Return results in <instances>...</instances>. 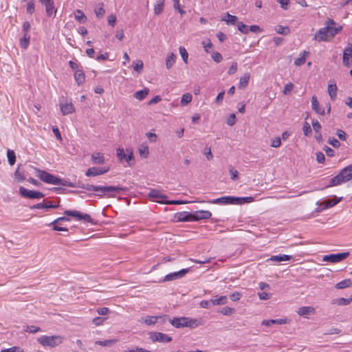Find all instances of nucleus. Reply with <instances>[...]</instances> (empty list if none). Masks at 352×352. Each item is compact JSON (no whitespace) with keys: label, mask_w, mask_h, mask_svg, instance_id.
<instances>
[{"label":"nucleus","mask_w":352,"mask_h":352,"mask_svg":"<svg viewBox=\"0 0 352 352\" xmlns=\"http://www.w3.org/2000/svg\"><path fill=\"white\" fill-rule=\"evenodd\" d=\"M84 188L88 191H94L98 192V196L102 197V195H107L109 197H114L115 193H118L121 191L126 190L125 188L120 186H99L91 184H87L86 186L84 187Z\"/></svg>","instance_id":"f257e3e1"},{"label":"nucleus","mask_w":352,"mask_h":352,"mask_svg":"<svg viewBox=\"0 0 352 352\" xmlns=\"http://www.w3.org/2000/svg\"><path fill=\"white\" fill-rule=\"evenodd\" d=\"M148 197L153 201H155L160 204H168V205H180V204H186L189 203L187 201L182 200H167V195L163 194L161 190L158 189H151L148 194Z\"/></svg>","instance_id":"f03ea898"},{"label":"nucleus","mask_w":352,"mask_h":352,"mask_svg":"<svg viewBox=\"0 0 352 352\" xmlns=\"http://www.w3.org/2000/svg\"><path fill=\"white\" fill-rule=\"evenodd\" d=\"M170 322L175 328L189 327L194 329L202 324L201 320L189 317L173 318L170 320Z\"/></svg>","instance_id":"7ed1b4c3"},{"label":"nucleus","mask_w":352,"mask_h":352,"mask_svg":"<svg viewBox=\"0 0 352 352\" xmlns=\"http://www.w3.org/2000/svg\"><path fill=\"white\" fill-rule=\"evenodd\" d=\"M35 171L36 172V176L43 182L49 184H53V185H63V186H67L69 187H74V186L69 183L66 184L65 182H63L62 179L45 171L40 170L37 168H35Z\"/></svg>","instance_id":"20e7f679"},{"label":"nucleus","mask_w":352,"mask_h":352,"mask_svg":"<svg viewBox=\"0 0 352 352\" xmlns=\"http://www.w3.org/2000/svg\"><path fill=\"white\" fill-rule=\"evenodd\" d=\"M352 179V164L341 170V171L331 179L329 186H335L349 182Z\"/></svg>","instance_id":"39448f33"},{"label":"nucleus","mask_w":352,"mask_h":352,"mask_svg":"<svg viewBox=\"0 0 352 352\" xmlns=\"http://www.w3.org/2000/svg\"><path fill=\"white\" fill-rule=\"evenodd\" d=\"M65 338L60 335L41 336L37 338V342L43 346L54 348L61 344Z\"/></svg>","instance_id":"423d86ee"},{"label":"nucleus","mask_w":352,"mask_h":352,"mask_svg":"<svg viewBox=\"0 0 352 352\" xmlns=\"http://www.w3.org/2000/svg\"><path fill=\"white\" fill-rule=\"evenodd\" d=\"M116 154L119 160L121 162L125 161L128 166H133L135 164L133 153L131 149H126L125 153L123 148H118L116 150Z\"/></svg>","instance_id":"0eeeda50"},{"label":"nucleus","mask_w":352,"mask_h":352,"mask_svg":"<svg viewBox=\"0 0 352 352\" xmlns=\"http://www.w3.org/2000/svg\"><path fill=\"white\" fill-rule=\"evenodd\" d=\"M324 27L328 28L327 30L328 31V34L332 39L335 37L336 34L340 33L342 30V26L339 23H337L332 19H327L324 22Z\"/></svg>","instance_id":"6e6552de"},{"label":"nucleus","mask_w":352,"mask_h":352,"mask_svg":"<svg viewBox=\"0 0 352 352\" xmlns=\"http://www.w3.org/2000/svg\"><path fill=\"white\" fill-rule=\"evenodd\" d=\"M60 111L63 116H67L75 112V107L72 100H68L66 98L62 97L59 101Z\"/></svg>","instance_id":"1a4fd4ad"},{"label":"nucleus","mask_w":352,"mask_h":352,"mask_svg":"<svg viewBox=\"0 0 352 352\" xmlns=\"http://www.w3.org/2000/svg\"><path fill=\"white\" fill-rule=\"evenodd\" d=\"M350 254L349 252H341L338 254H331L324 255L322 257V261H327L332 263H339L346 258Z\"/></svg>","instance_id":"9d476101"},{"label":"nucleus","mask_w":352,"mask_h":352,"mask_svg":"<svg viewBox=\"0 0 352 352\" xmlns=\"http://www.w3.org/2000/svg\"><path fill=\"white\" fill-rule=\"evenodd\" d=\"M20 195L26 198L29 199H41L44 197L45 195L39 191H35L32 190L26 189L25 188L21 186L19 188Z\"/></svg>","instance_id":"9b49d317"},{"label":"nucleus","mask_w":352,"mask_h":352,"mask_svg":"<svg viewBox=\"0 0 352 352\" xmlns=\"http://www.w3.org/2000/svg\"><path fill=\"white\" fill-rule=\"evenodd\" d=\"M65 214L75 217L78 220H83L86 222H91L92 219L88 214H83L78 210H65Z\"/></svg>","instance_id":"f8f14e48"},{"label":"nucleus","mask_w":352,"mask_h":352,"mask_svg":"<svg viewBox=\"0 0 352 352\" xmlns=\"http://www.w3.org/2000/svg\"><path fill=\"white\" fill-rule=\"evenodd\" d=\"M166 317V316H146L145 317H142L141 318L139 319L138 321L140 323H144L148 326H151L155 324L159 319L162 320V321L164 322L165 320Z\"/></svg>","instance_id":"ddd939ff"},{"label":"nucleus","mask_w":352,"mask_h":352,"mask_svg":"<svg viewBox=\"0 0 352 352\" xmlns=\"http://www.w3.org/2000/svg\"><path fill=\"white\" fill-rule=\"evenodd\" d=\"M328 28H325L324 26L320 29H319L314 35V39L318 41H330L332 38L329 35L328 31L327 30Z\"/></svg>","instance_id":"4468645a"},{"label":"nucleus","mask_w":352,"mask_h":352,"mask_svg":"<svg viewBox=\"0 0 352 352\" xmlns=\"http://www.w3.org/2000/svg\"><path fill=\"white\" fill-rule=\"evenodd\" d=\"M191 214L192 221H198L203 219H208L212 216V213L208 210H198Z\"/></svg>","instance_id":"2eb2a0df"},{"label":"nucleus","mask_w":352,"mask_h":352,"mask_svg":"<svg viewBox=\"0 0 352 352\" xmlns=\"http://www.w3.org/2000/svg\"><path fill=\"white\" fill-rule=\"evenodd\" d=\"M342 61L344 65L349 67L352 62V44L349 43L343 53Z\"/></svg>","instance_id":"dca6fc26"},{"label":"nucleus","mask_w":352,"mask_h":352,"mask_svg":"<svg viewBox=\"0 0 352 352\" xmlns=\"http://www.w3.org/2000/svg\"><path fill=\"white\" fill-rule=\"evenodd\" d=\"M212 204H234L236 205V197L232 196H224L215 199H213L211 201H209Z\"/></svg>","instance_id":"f3484780"},{"label":"nucleus","mask_w":352,"mask_h":352,"mask_svg":"<svg viewBox=\"0 0 352 352\" xmlns=\"http://www.w3.org/2000/svg\"><path fill=\"white\" fill-rule=\"evenodd\" d=\"M189 268L186 269H182L178 272H173L170 274H167L165 277L164 280V281H170L173 280H175L179 278L183 277L187 272H189Z\"/></svg>","instance_id":"a211bd4d"},{"label":"nucleus","mask_w":352,"mask_h":352,"mask_svg":"<svg viewBox=\"0 0 352 352\" xmlns=\"http://www.w3.org/2000/svg\"><path fill=\"white\" fill-rule=\"evenodd\" d=\"M151 338L154 342H169L172 340V338L168 336L167 334L161 333V332H155L151 336Z\"/></svg>","instance_id":"6ab92c4d"},{"label":"nucleus","mask_w":352,"mask_h":352,"mask_svg":"<svg viewBox=\"0 0 352 352\" xmlns=\"http://www.w3.org/2000/svg\"><path fill=\"white\" fill-rule=\"evenodd\" d=\"M311 107L317 114L324 115V109L320 107L319 102L316 96H313L311 98Z\"/></svg>","instance_id":"aec40b11"},{"label":"nucleus","mask_w":352,"mask_h":352,"mask_svg":"<svg viewBox=\"0 0 352 352\" xmlns=\"http://www.w3.org/2000/svg\"><path fill=\"white\" fill-rule=\"evenodd\" d=\"M342 199V197H334L332 199L325 200L321 203V206L323 209L331 208L338 204Z\"/></svg>","instance_id":"412c9836"},{"label":"nucleus","mask_w":352,"mask_h":352,"mask_svg":"<svg viewBox=\"0 0 352 352\" xmlns=\"http://www.w3.org/2000/svg\"><path fill=\"white\" fill-rule=\"evenodd\" d=\"M59 206L58 204H53L51 201H47L45 203H38L30 207L31 209H46L50 208H57Z\"/></svg>","instance_id":"4be33fe9"},{"label":"nucleus","mask_w":352,"mask_h":352,"mask_svg":"<svg viewBox=\"0 0 352 352\" xmlns=\"http://www.w3.org/2000/svg\"><path fill=\"white\" fill-rule=\"evenodd\" d=\"M297 314L300 316L313 314L315 313V308L311 306L300 307L296 311Z\"/></svg>","instance_id":"5701e85b"},{"label":"nucleus","mask_w":352,"mask_h":352,"mask_svg":"<svg viewBox=\"0 0 352 352\" xmlns=\"http://www.w3.org/2000/svg\"><path fill=\"white\" fill-rule=\"evenodd\" d=\"M45 7L46 14L48 16L55 17L56 10L54 8V1H48V3L43 4Z\"/></svg>","instance_id":"b1692460"},{"label":"nucleus","mask_w":352,"mask_h":352,"mask_svg":"<svg viewBox=\"0 0 352 352\" xmlns=\"http://www.w3.org/2000/svg\"><path fill=\"white\" fill-rule=\"evenodd\" d=\"M250 78V74L249 73H245L240 78L239 85H238L239 89H245L248 85Z\"/></svg>","instance_id":"393cba45"},{"label":"nucleus","mask_w":352,"mask_h":352,"mask_svg":"<svg viewBox=\"0 0 352 352\" xmlns=\"http://www.w3.org/2000/svg\"><path fill=\"white\" fill-rule=\"evenodd\" d=\"M351 302H352L351 297H350L349 298H338L333 299L332 300L331 303L333 305H338V306H344V305H349Z\"/></svg>","instance_id":"a878e982"},{"label":"nucleus","mask_w":352,"mask_h":352,"mask_svg":"<svg viewBox=\"0 0 352 352\" xmlns=\"http://www.w3.org/2000/svg\"><path fill=\"white\" fill-rule=\"evenodd\" d=\"M149 89L148 87H144L143 89L136 91L133 96L135 99L141 101L143 100L148 94Z\"/></svg>","instance_id":"bb28decb"},{"label":"nucleus","mask_w":352,"mask_h":352,"mask_svg":"<svg viewBox=\"0 0 352 352\" xmlns=\"http://www.w3.org/2000/svg\"><path fill=\"white\" fill-rule=\"evenodd\" d=\"M177 56L173 53H170L166 58V67L167 69H170L173 65L175 63Z\"/></svg>","instance_id":"cd10ccee"},{"label":"nucleus","mask_w":352,"mask_h":352,"mask_svg":"<svg viewBox=\"0 0 352 352\" xmlns=\"http://www.w3.org/2000/svg\"><path fill=\"white\" fill-rule=\"evenodd\" d=\"M92 162L95 164H102L104 162V154L101 153H94L91 155Z\"/></svg>","instance_id":"c85d7f7f"},{"label":"nucleus","mask_w":352,"mask_h":352,"mask_svg":"<svg viewBox=\"0 0 352 352\" xmlns=\"http://www.w3.org/2000/svg\"><path fill=\"white\" fill-rule=\"evenodd\" d=\"M337 86L335 82L328 85V94L332 100H335L337 97Z\"/></svg>","instance_id":"c756f323"},{"label":"nucleus","mask_w":352,"mask_h":352,"mask_svg":"<svg viewBox=\"0 0 352 352\" xmlns=\"http://www.w3.org/2000/svg\"><path fill=\"white\" fill-rule=\"evenodd\" d=\"M292 258V256L283 254V255H274L272 256L270 258L267 259V261H276V262H282L289 261Z\"/></svg>","instance_id":"7c9ffc66"},{"label":"nucleus","mask_w":352,"mask_h":352,"mask_svg":"<svg viewBox=\"0 0 352 352\" xmlns=\"http://www.w3.org/2000/svg\"><path fill=\"white\" fill-rule=\"evenodd\" d=\"M308 54H309L308 52L305 51V50L302 51L300 54V56L295 59V60H294L295 65L300 66V65H303L306 61V58H307V56H308Z\"/></svg>","instance_id":"2f4dec72"},{"label":"nucleus","mask_w":352,"mask_h":352,"mask_svg":"<svg viewBox=\"0 0 352 352\" xmlns=\"http://www.w3.org/2000/svg\"><path fill=\"white\" fill-rule=\"evenodd\" d=\"M74 78L78 85L83 84L85 81V76L82 70H76L74 74Z\"/></svg>","instance_id":"473e14b6"},{"label":"nucleus","mask_w":352,"mask_h":352,"mask_svg":"<svg viewBox=\"0 0 352 352\" xmlns=\"http://www.w3.org/2000/svg\"><path fill=\"white\" fill-rule=\"evenodd\" d=\"M138 153L142 158H147L149 155L148 146L144 144H141L138 148Z\"/></svg>","instance_id":"72a5a7b5"},{"label":"nucleus","mask_w":352,"mask_h":352,"mask_svg":"<svg viewBox=\"0 0 352 352\" xmlns=\"http://www.w3.org/2000/svg\"><path fill=\"white\" fill-rule=\"evenodd\" d=\"M30 41V36L29 34H24L23 37L19 40V44L21 48L25 50L28 47Z\"/></svg>","instance_id":"f704fd0d"},{"label":"nucleus","mask_w":352,"mask_h":352,"mask_svg":"<svg viewBox=\"0 0 352 352\" xmlns=\"http://www.w3.org/2000/svg\"><path fill=\"white\" fill-rule=\"evenodd\" d=\"M227 302L228 298L226 296H216L213 299H212V302L213 305H225L226 303H227Z\"/></svg>","instance_id":"c9c22d12"},{"label":"nucleus","mask_w":352,"mask_h":352,"mask_svg":"<svg viewBox=\"0 0 352 352\" xmlns=\"http://www.w3.org/2000/svg\"><path fill=\"white\" fill-rule=\"evenodd\" d=\"M165 0H157L154 6V12L156 15L161 14L164 10Z\"/></svg>","instance_id":"e433bc0d"},{"label":"nucleus","mask_w":352,"mask_h":352,"mask_svg":"<svg viewBox=\"0 0 352 352\" xmlns=\"http://www.w3.org/2000/svg\"><path fill=\"white\" fill-rule=\"evenodd\" d=\"M75 19L80 23H84L87 21V16L80 10H76L75 13Z\"/></svg>","instance_id":"4c0bfd02"},{"label":"nucleus","mask_w":352,"mask_h":352,"mask_svg":"<svg viewBox=\"0 0 352 352\" xmlns=\"http://www.w3.org/2000/svg\"><path fill=\"white\" fill-rule=\"evenodd\" d=\"M192 100V96L190 93H186L182 95L180 104L182 106L184 107L189 104Z\"/></svg>","instance_id":"58836bf2"},{"label":"nucleus","mask_w":352,"mask_h":352,"mask_svg":"<svg viewBox=\"0 0 352 352\" xmlns=\"http://www.w3.org/2000/svg\"><path fill=\"white\" fill-rule=\"evenodd\" d=\"M254 201L253 197H236V205H243L250 204Z\"/></svg>","instance_id":"ea45409f"},{"label":"nucleus","mask_w":352,"mask_h":352,"mask_svg":"<svg viewBox=\"0 0 352 352\" xmlns=\"http://www.w3.org/2000/svg\"><path fill=\"white\" fill-rule=\"evenodd\" d=\"M352 285V281L350 279H344L336 285V288L338 289H344L350 287Z\"/></svg>","instance_id":"a19ab883"},{"label":"nucleus","mask_w":352,"mask_h":352,"mask_svg":"<svg viewBox=\"0 0 352 352\" xmlns=\"http://www.w3.org/2000/svg\"><path fill=\"white\" fill-rule=\"evenodd\" d=\"M238 18L236 16L231 15L227 13L226 15L222 19V21H226L228 24L234 25L237 22Z\"/></svg>","instance_id":"79ce46f5"},{"label":"nucleus","mask_w":352,"mask_h":352,"mask_svg":"<svg viewBox=\"0 0 352 352\" xmlns=\"http://www.w3.org/2000/svg\"><path fill=\"white\" fill-rule=\"evenodd\" d=\"M117 342H118V340H116V339L106 340H103V341L98 340L95 342V344L102 346H111Z\"/></svg>","instance_id":"37998d69"},{"label":"nucleus","mask_w":352,"mask_h":352,"mask_svg":"<svg viewBox=\"0 0 352 352\" xmlns=\"http://www.w3.org/2000/svg\"><path fill=\"white\" fill-rule=\"evenodd\" d=\"M7 157L9 162V164L12 166L16 162V155L15 153L13 150L8 149L7 151Z\"/></svg>","instance_id":"c03bdc74"},{"label":"nucleus","mask_w":352,"mask_h":352,"mask_svg":"<svg viewBox=\"0 0 352 352\" xmlns=\"http://www.w3.org/2000/svg\"><path fill=\"white\" fill-rule=\"evenodd\" d=\"M178 219L181 221H192L191 213L183 212L177 214Z\"/></svg>","instance_id":"a18cd8bd"},{"label":"nucleus","mask_w":352,"mask_h":352,"mask_svg":"<svg viewBox=\"0 0 352 352\" xmlns=\"http://www.w3.org/2000/svg\"><path fill=\"white\" fill-rule=\"evenodd\" d=\"M276 31L278 34H283V35H287L290 32V30L288 26H283V25L276 26Z\"/></svg>","instance_id":"49530a36"},{"label":"nucleus","mask_w":352,"mask_h":352,"mask_svg":"<svg viewBox=\"0 0 352 352\" xmlns=\"http://www.w3.org/2000/svg\"><path fill=\"white\" fill-rule=\"evenodd\" d=\"M85 175L87 177H96L100 175V173H98V167L89 168L86 171Z\"/></svg>","instance_id":"de8ad7c7"},{"label":"nucleus","mask_w":352,"mask_h":352,"mask_svg":"<svg viewBox=\"0 0 352 352\" xmlns=\"http://www.w3.org/2000/svg\"><path fill=\"white\" fill-rule=\"evenodd\" d=\"M24 331L28 333H36L37 332L41 331V329L39 327L34 325H27L24 327Z\"/></svg>","instance_id":"09e8293b"},{"label":"nucleus","mask_w":352,"mask_h":352,"mask_svg":"<svg viewBox=\"0 0 352 352\" xmlns=\"http://www.w3.org/2000/svg\"><path fill=\"white\" fill-rule=\"evenodd\" d=\"M238 30L243 34H247L249 32V27L242 22H237Z\"/></svg>","instance_id":"8fccbe9b"},{"label":"nucleus","mask_w":352,"mask_h":352,"mask_svg":"<svg viewBox=\"0 0 352 352\" xmlns=\"http://www.w3.org/2000/svg\"><path fill=\"white\" fill-rule=\"evenodd\" d=\"M179 54H180L184 62L186 64H187L188 58V54L186 50L184 47H179Z\"/></svg>","instance_id":"3c124183"},{"label":"nucleus","mask_w":352,"mask_h":352,"mask_svg":"<svg viewBox=\"0 0 352 352\" xmlns=\"http://www.w3.org/2000/svg\"><path fill=\"white\" fill-rule=\"evenodd\" d=\"M220 313L224 316H231L234 313V309L230 307H225L221 309Z\"/></svg>","instance_id":"603ef678"},{"label":"nucleus","mask_w":352,"mask_h":352,"mask_svg":"<svg viewBox=\"0 0 352 352\" xmlns=\"http://www.w3.org/2000/svg\"><path fill=\"white\" fill-rule=\"evenodd\" d=\"M302 131H303V133L305 136H310L311 134V126H310V124L305 122L303 124V126H302Z\"/></svg>","instance_id":"864d4df0"},{"label":"nucleus","mask_w":352,"mask_h":352,"mask_svg":"<svg viewBox=\"0 0 352 352\" xmlns=\"http://www.w3.org/2000/svg\"><path fill=\"white\" fill-rule=\"evenodd\" d=\"M105 13L103 3L100 4V6L95 10V14L98 18H102Z\"/></svg>","instance_id":"5fc2aeb1"},{"label":"nucleus","mask_w":352,"mask_h":352,"mask_svg":"<svg viewBox=\"0 0 352 352\" xmlns=\"http://www.w3.org/2000/svg\"><path fill=\"white\" fill-rule=\"evenodd\" d=\"M14 178L19 182H23L25 179V177L23 175V173L21 172L19 170V166L17 168V169L14 172Z\"/></svg>","instance_id":"6e6d98bb"},{"label":"nucleus","mask_w":352,"mask_h":352,"mask_svg":"<svg viewBox=\"0 0 352 352\" xmlns=\"http://www.w3.org/2000/svg\"><path fill=\"white\" fill-rule=\"evenodd\" d=\"M229 173L230 175V178L232 180H236L239 177V172L232 166H230L229 168Z\"/></svg>","instance_id":"4d7b16f0"},{"label":"nucleus","mask_w":352,"mask_h":352,"mask_svg":"<svg viewBox=\"0 0 352 352\" xmlns=\"http://www.w3.org/2000/svg\"><path fill=\"white\" fill-rule=\"evenodd\" d=\"M143 67H144L143 62L140 60H138L136 61V63H135V64L133 65V69L135 71L140 73L142 71Z\"/></svg>","instance_id":"13d9d810"},{"label":"nucleus","mask_w":352,"mask_h":352,"mask_svg":"<svg viewBox=\"0 0 352 352\" xmlns=\"http://www.w3.org/2000/svg\"><path fill=\"white\" fill-rule=\"evenodd\" d=\"M281 145V139L279 137L275 138L271 140L270 146L274 148H278Z\"/></svg>","instance_id":"bf43d9fd"},{"label":"nucleus","mask_w":352,"mask_h":352,"mask_svg":"<svg viewBox=\"0 0 352 352\" xmlns=\"http://www.w3.org/2000/svg\"><path fill=\"white\" fill-rule=\"evenodd\" d=\"M311 124H312L313 129L314 130V131L316 133L320 132L322 126H321V124H320V122L317 120H313Z\"/></svg>","instance_id":"052dcab7"},{"label":"nucleus","mask_w":352,"mask_h":352,"mask_svg":"<svg viewBox=\"0 0 352 352\" xmlns=\"http://www.w3.org/2000/svg\"><path fill=\"white\" fill-rule=\"evenodd\" d=\"M328 143L334 148H339L340 146V142L334 138H329L328 140Z\"/></svg>","instance_id":"680f3d73"},{"label":"nucleus","mask_w":352,"mask_h":352,"mask_svg":"<svg viewBox=\"0 0 352 352\" xmlns=\"http://www.w3.org/2000/svg\"><path fill=\"white\" fill-rule=\"evenodd\" d=\"M294 88V85L292 82H289L285 85L284 89H283V94L285 95H289L290 92L292 91Z\"/></svg>","instance_id":"e2e57ef3"},{"label":"nucleus","mask_w":352,"mask_h":352,"mask_svg":"<svg viewBox=\"0 0 352 352\" xmlns=\"http://www.w3.org/2000/svg\"><path fill=\"white\" fill-rule=\"evenodd\" d=\"M34 12V3L32 0L28 2L27 4V12L32 14Z\"/></svg>","instance_id":"0e129e2a"},{"label":"nucleus","mask_w":352,"mask_h":352,"mask_svg":"<svg viewBox=\"0 0 352 352\" xmlns=\"http://www.w3.org/2000/svg\"><path fill=\"white\" fill-rule=\"evenodd\" d=\"M1 352H24L23 350L19 346H13L11 348L1 350Z\"/></svg>","instance_id":"69168bd1"},{"label":"nucleus","mask_w":352,"mask_h":352,"mask_svg":"<svg viewBox=\"0 0 352 352\" xmlns=\"http://www.w3.org/2000/svg\"><path fill=\"white\" fill-rule=\"evenodd\" d=\"M236 118L235 114L232 113L228 118L226 123L229 126H233L236 123Z\"/></svg>","instance_id":"338daca9"},{"label":"nucleus","mask_w":352,"mask_h":352,"mask_svg":"<svg viewBox=\"0 0 352 352\" xmlns=\"http://www.w3.org/2000/svg\"><path fill=\"white\" fill-rule=\"evenodd\" d=\"M124 352H151V351H148L146 349H144L143 348L135 347V348L132 349L125 350Z\"/></svg>","instance_id":"774afa93"}]
</instances>
